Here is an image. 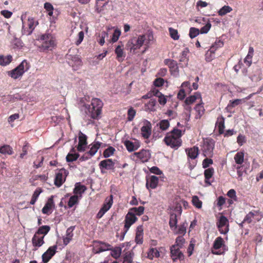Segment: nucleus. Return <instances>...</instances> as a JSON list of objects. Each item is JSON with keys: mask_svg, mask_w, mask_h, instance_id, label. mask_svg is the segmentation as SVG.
I'll list each match as a JSON object with an SVG mask.
<instances>
[{"mask_svg": "<svg viewBox=\"0 0 263 263\" xmlns=\"http://www.w3.org/2000/svg\"><path fill=\"white\" fill-rule=\"evenodd\" d=\"M103 106V103L100 99H92L90 105L84 108V119L88 121H91V119H99L102 113Z\"/></svg>", "mask_w": 263, "mask_h": 263, "instance_id": "f257e3e1", "label": "nucleus"}, {"mask_svg": "<svg viewBox=\"0 0 263 263\" xmlns=\"http://www.w3.org/2000/svg\"><path fill=\"white\" fill-rule=\"evenodd\" d=\"M181 132L179 129H174L172 132L169 134L168 136L165 137L164 141L167 145L172 147H178L181 145Z\"/></svg>", "mask_w": 263, "mask_h": 263, "instance_id": "f03ea898", "label": "nucleus"}, {"mask_svg": "<svg viewBox=\"0 0 263 263\" xmlns=\"http://www.w3.org/2000/svg\"><path fill=\"white\" fill-rule=\"evenodd\" d=\"M30 68L29 64L26 60H23L18 66L14 69L8 72L9 76L14 79H16L22 77L24 72Z\"/></svg>", "mask_w": 263, "mask_h": 263, "instance_id": "7ed1b4c3", "label": "nucleus"}, {"mask_svg": "<svg viewBox=\"0 0 263 263\" xmlns=\"http://www.w3.org/2000/svg\"><path fill=\"white\" fill-rule=\"evenodd\" d=\"M177 214H172L170 220V226L174 232L177 234L184 235L186 233L187 223L184 222L182 224L177 226Z\"/></svg>", "mask_w": 263, "mask_h": 263, "instance_id": "20e7f679", "label": "nucleus"}, {"mask_svg": "<svg viewBox=\"0 0 263 263\" xmlns=\"http://www.w3.org/2000/svg\"><path fill=\"white\" fill-rule=\"evenodd\" d=\"M145 39V35L144 34L140 35L138 37H133L127 42L126 48L130 51L139 49L143 45Z\"/></svg>", "mask_w": 263, "mask_h": 263, "instance_id": "39448f33", "label": "nucleus"}, {"mask_svg": "<svg viewBox=\"0 0 263 263\" xmlns=\"http://www.w3.org/2000/svg\"><path fill=\"white\" fill-rule=\"evenodd\" d=\"M23 22L22 33L24 35H29L32 33L35 27L38 25V22L33 17H28L27 20V27H25V23L23 22V16L21 17Z\"/></svg>", "mask_w": 263, "mask_h": 263, "instance_id": "423d86ee", "label": "nucleus"}, {"mask_svg": "<svg viewBox=\"0 0 263 263\" xmlns=\"http://www.w3.org/2000/svg\"><path fill=\"white\" fill-rule=\"evenodd\" d=\"M112 203L113 196L111 195L105 199L102 207L101 208L97 215V217L98 218H101L102 217L105 213L108 211L111 207Z\"/></svg>", "mask_w": 263, "mask_h": 263, "instance_id": "0eeeda50", "label": "nucleus"}, {"mask_svg": "<svg viewBox=\"0 0 263 263\" xmlns=\"http://www.w3.org/2000/svg\"><path fill=\"white\" fill-rule=\"evenodd\" d=\"M137 218L135 215L130 212V211H128V213L125 216V224H124V232H123V236L120 238V240H122L123 239L124 236L128 231L130 227L137 220Z\"/></svg>", "mask_w": 263, "mask_h": 263, "instance_id": "6e6552de", "label": "nucleus"}, {"mask_svg": "<svg viewBox=\"0 0 263 263\" xmlns=\"http://www.w3.org/2000/svg\"><path fill=\"white\" fill-rule=\"evenodd\" d=\"M217 226L221 234H227L229 230L228 219L224 216H221L218 219Z\"/></svg>", "mask_w": 263, "mask_h": 263, "instance_id": "1a4fd4ad", "label": "nucleus"}, {"mask_svg": "<svg viewBox=\"0 0 263 263\" xmlns=\"http://www.w3.org/2000/svg\"><path fill=\"white\" fill-rule=\"evenodd\" d=\"M66 59L68 64L72 67L74 70H78L82 65V61L78 55L67 54Z\"/></svg>", "mask_w": 263, "mask_h": 263, "instance_id": "9d476101", "label": "nucleus"}, {"mask_svg": "<svg viewBox=\"0 0 263 263\" xmlns=\"http://www.w3.org/2000/svg\"><path fill=\"white\" fill-rule=\"evenodd\" d=\"M68 174V171L65 168H63L59 170L56 174L54 179V184L57 187H60L65 181L66 177Z\"/></svg>", "mask_w": 263, "mask_h": 263, "instance_id": "9b49d317", "label": "nucleus"}, {"mask_svg": "<svg viewBox=\"0 0 263 263\" xmlns=\"http://www.w3.org/2000/svg\"><path fill=\"white\" fill-rule=\"evenodd\" d=\"M214 147V142L212 139H206L203 144V152L205 156L211 157L212 155Z\"/></svg>", "mask_w": 263, "mask_h": 263, "instance_id": "f8f14e48", "label": "nucleus"}, {"mask_svg": "<svg viewBox=\"0 0 263 263\" xmlns=\"http://www.w3.org/2000/svg\"><path fill=\"white\" fill-rule=\"evenodd\" d=\"M224 247L223 239L220 237H218L214 241L212 252L214 254H221L224 252Z\"/></svg>", "mask_w": 263, "mask_h": 263, "instance_id": "ddd939ff", "label": "nucleus"}, {"mask_svg": "<svg viewBox=\"0 0 263 263\" xmlns=\"http://www.w3.org/2000/svg\"><path fill=\"white\" fill-rule=\"evenodd\" d=\"M57 249V246H51L43 253L42 256L43 263H47L50 260L55 254Z\"/></svg>", "mask_w": 263, "mask_h": 263, "instance_id": "4468645a", "label": "nucleus"}, {"mask_svg": "<svg viewBox=\"0 0 263 263\" xmlns=\"http://www.w3.org/2000/svg\"><path fill=\"white\" fill-rule=\"evenodd\" d=\"M99 167L102 173H105L104 170H114L115 162L111 159H107L101 161L99 163Z\"/></svg>", "mask_w": 263, "mask_h": 263, "instance_id": "2eb2a0df", "label": "nucleus"}, {"mask_svg": "<svg viewBox=\"0 0 263 263\" xmlns=\"http://www.w3.org/2000/svg\"><path fill=\"white\" fill-rule=\"evenodd\" d=\"M87 137L81 131L79 133V144L77 146V149L79 152H82L85 150L87 144Z\"/></svg>", "mask_w": 263, "mask_h": 263, "instance_id": "dca6fc26", "label": "nucleus"}, {"mask_svg": "<svg viewBox=\"0 0 263 263\" xmlns=\"http://www.w3.org/2000/svg\"><path fill=\"white\" fill-rule=\"evenodd\" d=\"M98 245H96L94 248V252L95 253H100L102 252L108 251L111 249V246L103 241H98Z\"/></svg>", "mask_w": 263, "mask_h": 263, "instance_id": "f3484780", "label": "nucleus"}, {"mask_svg": "<svg viewBox=\"0 0 263 263\" xmlns=\"http://www.w3.org/2000/svg\"><path fill=\"white\" fill-rule=\"evenodd\" d=\"M53 196H51L48 200V201L46 203L44 206L42 210V212L43 214L49 215L52 213V209L54 207V203L53 200Z\"/></svg>", "mask_w": 263, "mask_h": 263, "instance_id": "a211bd4d", "label": "nucleus"}, {"mask_svg": "<svg viewBox=\"0 0 263 263\" xmlns=\"http://www.w3.org/2000/svg\"><path fill=\"white\" fill-rule=\"evenodd\" d=\"M44 236H40L39 235L34 234L32 238V243L34 247L33 250L36 251L38 248L44 243Z\"/></svg>", "mask_w": 263, "mask_h": 263, "instance_id": "6ab92c4d", "label": "nucleus"}, {"mask_svg": "<svg viewBox=\"0 0 263 263\" xmlns=\"http://www.w3.org/2000/svg\"><path fill=\"white\" fill-rule=\"evenodd\" d=\"M150 95H152V96L157 97L160 104L164 105L166 103V99L165 97L162 95L158 89L156 88L152 89Z\"/></svg>", "mask_w": 263, "mask_h": 263, "instance_id": "aec40b11", "label": "nucleus"}, {"mask_svg": "<svg viewBox=\"0 0 263 263\" xmlns=\"http://www.w3.org/2000/svg\"><path fill=\"white\" fill-rule=\"evenodd\" d=\"M180 248L176 246H173L171 249L172 257L174 260L177 259H182L183 257V254L180 251Z\"/></svg>", "mask_w": 263, "mask_h": 263, "instance_id": "412c9836", "label": "nucleus"}, {"mask_svg": "<svg viewBox=\"0 0 263 263\" xmlns=\"http://www.w3.org/2000/svg\"><path fill=\"white\" fill-rule=\"evenodd\" d=\"M74 226H71L66 230V236L63 237V243L64 245H67L73 236V231L74 230Z\"/></svg>", "mask_w": 263, "mask_h": 263, "instance_id": "4be33fe9", "label": "nucleus"}, {"mask_svg": "<svg viewBox=\"0 0 263 263\" xmlns=\"http://www.w3.org/2000/svg\"><path fill=\"white\" fill-rule=\"evenodd\" d=\"M201 95L199 93H196L193 96L187 97L185 100V104L186 105V109L190 111L191 107L189 105L193 104L196 99H200Z\"/></svg>", "mask_w": 263, "mask_h": 263, "instance_id": "5701e85b", "label": "nucleus"}, {"mask_svg": "<svg viewBox=\"0 0 263 263\" xmlns=\"http://www.w3.org/2000/svg\"><path fill=\"white\" fill-rule=\"evenodd\" d=\"M140 125H142L141 127V135L143 138L146 139L145 142H147L148 140V121L144 120L140 123Z\"/></svg>", "mask_w": 263, "mask_h": 263, "instance_id": "b1692460", "label": "nucleus"}, {"mask_svg": "<svg viewBox=\"0 0 263 263\" xmlns=\"http://www.w3.org/2000/svg\"><path fill=\"white\" fill-rule=\"evenodd\" d=\"M135 241L137 244H141L143 242V228L142 226H139L137 228Z\"/></svg>", "mask_w": 263, "mask_h": 263, "instance_id": "393cba45", "label": "nucleus"}, {"mask_svg": "<svg viewBox=\"0 0 263 263\" xmlns=\"http://www.w3.org/2000/svg\"><path fill=\"white\" fill-rule=\"evenodd\" d=\"M25 97L23 93H17L12 95H8L7 99L9 101L15 102L18 100H23L25 99Z\"/></svg>", "mask_w": 263, "mask_h": 263, "instance_id": "a878e982", "label": "nucleus"}, {"mask_svg": "<svg viewBox=\"0 0 263 263\" xmlns=\"http://www.w3.org/2000/svg\"><path fill=\"white\" fill-rule=\"evenodd\" d=\"M12 61V57L11 55L4 56L0 55V65L6 66L9 65Z\"/></svg>", "mask_w": 263, "mask_h": 263, "instance_id": "bb28decb", "label": "nucleus"}, {"mask_svg": "<svg viewBox=\"0 0 263 263\" xmlns=\"http://www.w3.org/2000/svg\"><path fill=\"white\" fill-rule=\"evenodd\" d=\"M159 178H161V176L158 177L154 175L150 176L149 177V187L152 189H155L158 186Z\"/></svg>", "mask_w": 263, "mask_h": 263, "instance_id": "cd10ccee", "label": "nucleus"}, {"mask_svg": "<svg viewBox=\"0 0 263 263\" xmlns=\"http://www.w3.org/2000/svg\"><path fill=\"white\" fill-rule=\"evenodd\" d=\"M101 144L102 143L99 141L93 142L92 146L90 148V150L87 152L90 155V157H92L96 154L98 149L101 146Z\"/></svg>", "mask_w": 263, "mask_h": 263, "instance_id": "c85d7f7f", "label": "nucleus"}, {"mask_svg": "<svg viewBox=\"0 0 263 263\" xmlns=\"http://www.w3.org/2000/svg\"><path fill=\"white\" fill-rule=\"evenodd\" d=\"M13 152L12 148L9 145L5 144L0 146V153L3 155H11Z\"/></svg>", "mask_w": 263, "mask_h": 263, "instance_id": "c756f323", "label": "nucleus"}, {"mask_svg": "<svg viewBox=\"0 0 263 263\" xmlns=\"http://www.w3.org/2000/svg\"><path fill=\"white\" fill-rule=\"evenodd\" d=\"M135 154L142 162H146L148 161V152L147 151L142 149Z\"/></svg>", "mask_w": 263, "mask_h": 263, "instance_id": "7c9ffc66", "label": "nucleus"}, {"mask_svg": "<svg viewBox=\"0 0 263 263\" xmlns=\"http://www.w3.org/2000/svg\"><path fill=\"white\" fill-rule=\"evenodd\" d=\"M189 86L188 82H183L181 86V89L178 93V98L180 100H183L187 93L185 90V87Z\"/></svg>", "mask_w": 263, "mask_h": 263, "instance_id": "2f4dec72", "label": "nucleus"}, {"mask_svg": "<svg viewBox=\"0 0 263 263\" xmlns=\"http://www.w3.org/2000/svg\"><path fill=\"white\" fill-rule=\"evenodd\" d=\"M195 111L196 113L195 118H200L202 116L204 112V109L203 105L201 104H199L197 105L195 108Z\"/></svg>", "mask_w": 263, "mask_h": 263, "instance_id": "473e14b6", "label": "nucleus"}, {"mask_svg": "<svg viewBox=\"0 0 263 263\" xmlns=\"http://www.w3.org/2000/svg\"><path fill=\"white\" fill-rule=\"evenodd\" d=\"M86 190V187L84 185L81 184L80 183H77L73 190V193L74 194L81 195Z\"/></svg>", "mask_w": 263, "mask_h": 263, "instance_id": "72a5a7b5", "label": "nucleus"}, {"mask_svg": "<svg viewBox=\"0 0 263 263\" xmlns=\"http://www.w3.org/2000/svg\"><path fill=\"white\" fill-rule=\"evenodd\" d=\"M110 255L115 259L118 258L121 254V248L120 247H115L113 248L111 246Z\"/></svg>", "mask_w": 263, "mask_h": 263, "instance_id": "f704fd0d", "label": "nucleus"}, {"mask_svg": "<svg viewBox=\"0 0 263 263\" xmlns=\"http://www.w3.org/2000/svg\"><path fill=\"white\" fill-rule=\"evenodd\" d=\"M124 144L127 150L129 152L136 150L138 147V146L135 145L133 142L127 140L124 141Z\"/></svg>", "mask_w": 263, "mask_h": 263, "instance_id": "c9c22d12", "label": "nucleus"}, {"mask_svg": "<svg viewBox=\"0 0 263 263\" xmlns=\"http://www.w3.org/2000/svg\"><path fill=\"white\" fill-rule=\"evenodd\" d=\"M42 190L41 188H37L35 191L34 192L32 196L31 197V200L30 201V203L31 205H33L35 204L36 201L40 194L42 193Z\"/></svg>", "mask_w": 263, "mask_h": 263, "instance_id": "e433bc0d", "label": "nucleus"}, {"mask_svg": "<svg viewBox=\"0 0 263 263\" xmlns=\"http://www.w3.org/2000/svg\"><path fill=\"white\" fill-rule=\"evenodd\" d=\"M50 227L48 226H43L38 229L37 231L35 233V234L40 235L43 234L44 236L46 235L50 231Z\"/></svg>", "mask_w": 263, "mask_h": 263, "instance_id": "4c0bfd02", "label": "nucleus"}, {"mask_svg": "<svg viewBox=\"0 0 263 263\" xmlns=\"http://www.w3.org/2000/svg\"><path fill=\"white\" fill-rule=\"evenodd\" d=\"M214 169L213 168H209L205 170L204 176L205 178V183L208 185H211V183L209 181V179L212 177L214 174Z\"/></svg>", "mask_w": 263, "mask_h": 263, "instance_id": "58836bf2", "label": "nucleus"}, {"mask_svg": "<svg viewBox=\"0 0 263 263\" xmlns=\"http://www.w3.org/2000/svg\"><path fill=\"white\" fill-rule=\"evenodd\" d=\"M254 50L252 47H250L249 49V52L248 55L245 59V62L247 64L248 66H250L252 63V59L253 57Z\"/></svg>", "mask_w": 263, "mask_h": 263, "instance_id": "ea45409f", "label": "nucleus"}, {"mask_svg": "<svg viewBox=\"0 0 263 263\" xmlns=\"http://www.w3.org/2000/svg\"><path fill=\"white\" fill-rule=\"evenodd\" d=\"M160 256V251L156 248H151L149 250V259L158 258Z\"/></svg>", "mask_w": 263, "mask_h": 263, "instance_id": "a19ab883", "label": "nucleus"}, {"mask_svg": "<svg viewBox=\"0 0 263 263\" xmlns=\"http://www.w3.org/2000/svg\"><path fill=\"white\" fill-rule=\"evenodd\" d=\"M123 46V45L122 44L121 45H119L115 49V53L117 55V58L118 61H120V59L122 58L124 56Z\"/></svg>", "mask_w": 263, "mask_h": 263, "instance_id": "79ce46f5", "label": "nucleus"}, {"mask_svg": "<svg viewBox=\"0 0 263 263\" xmlns=\"http://www.w3.org/2000/svg\"><path fill=\"white\" fill-rule=\"evenodd\" d=\"M235 162L238 164H241L244 160V153L242 152H238L234 157Z\"/></svg>", "mask_w": 263, "mask_h": 263, "instance_id": "37998d69", "label": "nucleus"}, {"mask_svg": "<svg viewBox=\"0 0 263 263\" xmlns=\"http://www.w3.org/2000/svg\"><path fill=\"white\" fill-rule=\"evenodd\" d=\"M144 210V208L143 206H140L138 208H133L129 209V211H130L132 214L133 213L135 216L137 215H141L143 213Z\"/></svg>", "mask_w": 263, "mask_h": 263, "instance_id": "c03bdc74", "label": "nucleus"}, {"mask_svg": "<svg viewBox=\"0 0 263 263\" xmlns=\"http://www.w3.org/2000/svg\"><path fill=\"white\" fill-rule=\"evenodd\" d=\"M86 98H81L79 99L78 101V105L80 108V110L83 114L85 112V109H84L85 107H87L89 104H87L86 103Z\"/></svg>", "mask_w": 263, "mask_h": 263, "instance_id": "a18cd8bd", "label": "nucleus"}, {"mask_svg": "<svg viewBox=\"0 0 263 263\" xmlns=\"http://www.w3.org/2000/svg\"><path fill=\"white\" fill-rule=\"evenodd\" d=\"M224 118L222 117L218 118L216 122V125L218 128L219 132L220 134L223 133L224 129Z\"/></svg>", "mask_w": 263, "mask_h": 263, "instance_id": "49530a36", "label": "nucleus"}, {"mask_svg": "<svg viewBox=\"0 0 263 263\" xmlns=\"http://www.w3.org/2000/svg\"><path fill=\"white\" fill-rule=\"evenodd\" d=\"M188 156L192 159L196 158L198 155V148L197 147H194L188 150Z\"/></svg>", "mask_w": 263, "mask_h": 263, "instance_id": "de8ad7c7", "label": "nucleus"}, {"mask_svg": "<svg viewBox=\"0 0 263 263\" xmlns=\"http://www.w3.org/2000/svg\"><path fill=\"white\" fill-rule=\"evenodd\" d=\"M80 155L78 153H69L68 154L66 157V161L68 162H73L77 160V159L79 157Z\"/></svg>", "mask_w": 263, "mask_h": 263, "instance_id": "09e8293b", "label": "nucleus"}, {"mask_svg": "<svg viewBox=\"0 0 263 263\" xmlns=\"http://www.w3.org/2000/svg\"><path fill=\"white\" fill-rule=\"evenodd\" d=\"M168 30H169L170 35L171 37H172V39H173L174 40H179L180 36L179 35L177 30L175 29L172 28H169Z\"/></svg>", "mask_w": 263, "mask_h": 263, "instance_id": "8fccbe9b", "label": "nucleus"}, {"mask_svg": "<svg viewBox=\"0 0 263 263\" xmlns=\"http://www.w3.org/2000/svg\"><path fill=\"white\" fill-rule=\"evenodd\" d=\"M232 9L229 6H224L222 7L218 12V14L220 16H223L227 13L230 12Z\"/></svg>", "mask_w": 263, "mask_h": 263, "instance_id": "3c124183", "label": "nucleus"}, {"mask_svg": "<svg viewBox=\"0 0 263 263\" xmlns=\"http://www.w3.org/2000/svg\"><path fill=\"white\" fill-rule=\"evenodd\" d=\"M259 215L257 214H255L252 212H250L247 215L245 218L243 220V222H247L248 223H250L252 221V219L255 217V219L257 220H259L258 218H257V217H258Z\"/></svg>", "mask_w": 263, "mask_h": 263, "instance_id": "603ef678", "label": "nucleus"}, {"mask_svg": "<svg viewBox=\"0 0 263 263\" xmlns=\"http://www.w3.org/2000/svg\"><path fill=\"white\" fill-rule=\"evenodd\" d=\"M115 151V149L112 147L109 146L106 148L103 152V156L104 158H107L112 155Z\"/></svg>", "mask_w": 263, "mask_h": 263, "instance_id": "864d4df0", "label": "nucleus"}, {"mask_svg": "<svg viewBox=\"0 0 263 263\" xmlns=\"http://www.w3.org/2000/svg\"><path fill=\"white\" fill-rule=\"evenodd\" d=\"M216 51V49L213 50L212 49H210L205 54V60L208 62L211 61L214 59V54L215 51Z\"/></svg>", "mask_w": 263, "mask_h": 263, "instance_id": "5fc2aeb1", "label": "nucleus"}, {"mask_svg": "<svg viewBox=\"0 0 263 263\" xmlns=\"http://www.w3.org/2000/svg\"><path fill=\"white\" fill-rule=\"evenodd\" d=\"M193 205L198 209H200L202 207V202L199 200L197 196H194L192 200Z\"/></svg>", "mask_w": 263, "mask_h": 263, "instance_id": "6e6d98bb", "label": "nucleus"}, {"mask_svg": "<svg viewBox=\"0 0 263 263\" xmlns=\"http://www.w3.org/2000/svg\"><path fill=\"white\" fill-rule=\"evenodd\" d=\"M78 201V197L77 195H74L70 197L68 201V205L69 208H72Z\"/></svg>", "mask_w": 263, "mask_h": 263, "instance_id": "4d7b16f0", "label": "nucleus"}, {"mask_svg": "<svg viewBox=\"0 0 263 263\" xmlns=\"http://www.w3.org/2000/svg\"><path fill=\"white\" fill-rule=\"evenodd\" d=\"M200 33V31L198 29L194 27H192L190 29L189 35L192 39L197 36Z\"/></svg>", "mask_w": 263, "mask_h": 263, "instance_id": "13d9d810", "label": "nucleus"}, {"mask_svg": "<svg viewBox=\"0 0 263 263\" xmlns=\"http://www.w3.org/2000/svg\"><path fill=\"white\" fill-rule=\"evenodd\" d=\"M165 81L163 79L161 78H157L153 82V85L155 87H160L162 86L164 84Z\"/></svg>", "mask_w": 263, "mask_h": 263, "instance_id": "bf43d9fd", "label": "nucleus"}, {"mask_svg": "<svg viewBox=\"0 0 263 263\" xmlns=\"http://www.w3.org/2000/svg\"><path fill=\"white\" fill-rule=\"evenodd\" d=\"M153 97L154 96H152V95H151V97H149V98H150V100L149 101V104L152 106V107H149V110L154 111L156 110L157 106L156 100L153 98Z\"/></svg>", "mask_w": 263, "mask_h": 263, "instance_id": "052dcab7", "label": "nucleus"}, {"mask_svg": "<svg viewBox=\"0 0 263 263\" xmlns=\"http://www.w3.org/2000/svg\"><path fill=\"white\" fill-rule=\"evenodd\" d=\"M170 124L168 121L167 120H162L160 123V128L162 130H165L169 127Z\"/></svg>", "mask_w": 263, "mask_h": 263, "instance_id": "680f3d73", "label": "nucleus"}, {"mask_svg": "<svg viewBox=\"0 0 263 263\" xmlns=\"http://www.w3.org/2000/svg\"><path fill=\"white\" fill-rule=\"evenodd\" d=\"M121 34V31L118 29H116L112 34L111 41L115 43L118 41L119 37Z\"/></svg>", "mask_w": 263, "mask_h": 263, "instance_id": "e2e57ef3", "label": "nucleus"}, {"mask_svg": "<svg viewBox=\"0 0 263 263\" xmlns=\"http://www.w3.org/2000/svg\"><path fill=\"white\" fill-rule=\"evenodd\" d=\"M185 242V239L181 236L178 237L176 240V246L177 247L181 248Z\"/></svg>", "mask_w": 263, "mask_h": 263, "instance_id": "0e129e2a", "label": "nucleus"}, {"mask_svg": "<svg viewBox=\"0 0 263 263\" xmlns=\"http://www.w3.org/2000/svg\"><path fill=\"white\" fill-rule=\"evenodd\" d=\"M54 46V42L53 41L50 40L49 42L47 41H45L42 44L43 48L44 49L48 50L51 47H53Z\"/></svg>", "mask_w": 263, "mask_h": 263, "instance_id": "69168bd1", "label": "nucleus"}, {"mask_svg": "<svg viewBox=\"0 0 263 263\" xmlns=\"http://www.w3.org/2000/svg\"><path fill=\"white\" fill-rule=\"evenodd\" d=\"M149 172L151 173L155 174L157 175H163L162 172L157 167L154 166L149 169Z\"/></svg>", "mask_w": 263, "mask_h": 263, "instance_id": "338daca9", "label": "nucleus"}, {"mask_svg": "<svg viewBox=\"0 0 263 263\" xmlns=\"http://www.w3.org/2000/svg\"><path fill=\"white\" fill-rule=\"evenodd\" d=\"M136 115V111L132 108H129L128 110V120L131 121L133 120Z\"/></svg>", "mask_w": 263, "mask_h": 263, "instance_id": "774afa93", "label": "nucleus"}]
</instances>
